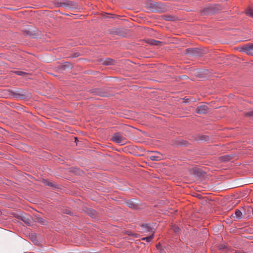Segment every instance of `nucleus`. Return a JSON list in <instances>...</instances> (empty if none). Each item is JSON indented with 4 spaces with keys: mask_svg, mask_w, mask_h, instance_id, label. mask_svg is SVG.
Returning a JSON list of instances; mask_svg holds the SVG:
<instances>
[{
    "mask_svg": "<svg viewBox=\"0 0 253 253\" xmlns=\"http://www.w3.org/2000/svg\"><path fill=\"white\" fill-rule=\"evenodd\" d=\"M146 6L153 12H164L167 9L163 3L154 2L152 0L147 1Z\"/></svg>",
    "mask_w": 253,
    "mask_h": 253,
    "instance_id": "nucleus-1",
    "label": "nucleus"
},
{
    "mask_svg": "<svg viewBox=\"0 0 253 253\" xmlns=\"http://www.w3.org/2000/svg\"><path fill=\"white\" fill-rule=\"evenodd\" d=\"M55 5L56 7H63L68 8H76L77 7V4L74 1L63 0L62 1H56Z\"/></svg>",
    "mask_w": 253,
    "mask_h": 253,
    "instance_id": "nucleus-2",
    "label": "nucleus"
},
{
    "mask_svg": "<svg viewBox=\"0 0 253 253\" xmlns=\"http://www.w3.org/2000/svg\"><path fill=\"white\" fill-rule=\"evenodd\" d=\"M89 92L95 95H99L103 97L108 96V93L106 88H96L89 90Z\"/></svg>",
    "mask_w": 253,
    "mask_h": 253,
    "instance_id": "nucleus-3",
    "label": "nucleus"
},
{
    "mask_svg": "<svg viewBox=\"0 0 253 253\" xmlns=\"http://www.w3.org/2000/svg\"><path fill=\"white\" fill-rule=\"evenodd\" d=\"M10 94L16 99H23L28 97L27 92L23 90L10 91Z\"/></svg>",
    "mask_w": 253,
    "mask_h": 253,
    "instance_id": "nucleus-4",
    "label": "nucleus"
},
{
    "mask_svg": "<svg viewBox=\"0 0 253 253\" xmlns=\"http://www.w3.org/2000/svg\"><path fill=\"white\" fill-rule=\"evenodd\" d=\"M242 49L248 55H253V43H249L242 46Z\"/></svg>",
    "mask_w": 253,
    "mask_h": 253,
    "instance_id": "nucleus-5",
    "label": "nucleus"
},
{
    "mask_svg": "<svg viewBox=\"0 0 253 253\" xmlns=\"http://www.w3.org/2000/svg\"><path fill=\"white\" fill-rule=\"evenodd\" d=\"M209 110V107L206 105H202L197 107L196 113L197 114H205L208 113Z\"/></svg>",
    "mask_w": 253,
    "mask_h": 253,
    "instance_id": "nucleus-6",
    "label": "nucleus"
},
{
    "mask_svg": "<svg viewBox=\"0 0 253 253\" xmlns=\"http://www.w3.org/2000/svg\"><path fill=\"white\" fill-rule=\"evenodd\" d=\"M124 138L119 133H115L112 137L111 140L117 143H122L123 142Z\"/></svg>",
    "mask_w": 253,
    "mask_h": 253,
    "instance_id": "nucleus-7",
    "label": "nucleus"
},
{
    "mask_svg": "<svg viewBox=\"0 0 253 253\" xmlns=\"http://www.w3.org/2000/svg\"><path fill=\"white\" fill-rule=\"evenodd\" d=\"M186 54L191 56H196L200 53V51L198 48H188L185 50Z\"/></svg>",
    "mask_w": 253,
    "mask_h": 253,
    "instance_id": "nucleus-8",
    "label": "nucleus"
},
{
    "mask_svg": "<svg viewBox=\"0 0 253 253\" xmlns=\"http://www.w3.org/2000/svg\"><path fill=\"white\" fill-rule=\"evenodd\" d=\"M128 207L133 209L138 210L139 209V205L138 203H135L132 200H128L126 202Z\"/></svg>",
    "mask_w": 253,
    "mask_h": 253,
    "instance_id": "nucleus-9",
    "label": "nucleus"
},
{
    "mask_svg": "<svg viewBox=\"0 0 253 253\" xmlns=\"http://www.w3.org/2000/svg\"><path fill=\"white\" fill-rule=\"evenodd\" d=\"M155 153V155L150 156V159L152 161H158L163 159V155L159 152H153Z\"/></svg>",
    "mask_w": 253,
    "mask_h": 253,
    "instance_id": "nucleus-10",
    "label": "nucleus"
},
{
    "mask_svg": "<svg viewBox=\"0 0 253 253\" xmlns=\"http://www.w3.org/2000/svg\"><path fill=\"white\" fill-rule=\"evenodd\" d=\"M216 12L215 7H213L212 6L206 7L204 9L202 13L203 15L209 14L211 13H213Z\"/></svg>",
    "mask_w": 253,
    "mask_h": 253,
    "instance_id": "nucleus-11",
    "label": "nucleus"
},
{
    "mask_svg": "<svg viewBox=\"0 0 253 253\" xmlns=\"http://www.w3.org/2000/svg\"><path fill=\"white\" fill-rule=\"evenodd\" d=\"M110 33L112 35L123 36V32L120 29L113 28L110 30Z\"/></svg>",
    "mask_w": 253,
    "mask_h": 253,
    "instance_id": "nucleus-12",
    "label": "nucleus"
},
{
    "mask_svg": "<svg viewBox=\"0 0 253 253\" xmlns=\"http://www.w3.org/2000/svg\"><path fill=\"white\" fill-rule=\"evenodd\" d=\"M144 232H149L153 233V232H155L153 230V228L151 227L149 224H142L141 225Z\"/></svg>",
    "mask_w": 253,
    "mask_h": 253,
    "instance_id": "nucleus-13",
    "label": "nucleus"
},
{
    "mask_svg": "<svg viewBox=\"0 0 253 253\" xmlns=\"http://www.w3.org/2000/svg\"><path fill=\"white\" fill-rule=\"evenodd\" d=\"M35 220L42 225H46L47 223V221L38 215L35 216Z\"/></svg>",
    "mask_w": 253,
    "mask_h": 253,
    "instance_id": "nucleus-14",
    "label": "nucleus"
},
{
    "mask_svg": "<svg viewBox=\"0 0 253 253\" xmlns=\"http://www.w3.org/2000/svg\"><path fill=\"white\" fill-rule=\"evenodd\" d=\"M147 42L148 44L153 45H159L162 43V42L154 39H148Z\"/></svg>",
    "mask_w": 253,
    "mask_h": 253,
    "instance_id": "nucleus-15",
    "label": "nucleus"
},
{
    "mask_svg": "<svg viewBox=\"0 0 253 253\" xmlns=\"http://www.w3.org/2000/svg\"><path fill=\"white\" fill-rule=\"evenodd\" d=\"M195 139L196 140L208 141L209 140V137L206 135H198L195 137Z\"/></svg>",
    "mask_w": 253,
    "mask_h": 253,
    "instance_id": "nucleus-16",
    "label": "nucleus"
},
{
    "mask_svg": "<svg viewBox=\"0 0 253 253\" xmlns=\"http://www.w3.org/2000/svg\"><path fill=\"white\" fill-rule=\"evenodd\" d=\"M23 34L26 36H29V37H32V38H35L36 35V34L35 33H34L31 30H26V29H25L23 31Z\"/></svg>",
    "mask_w": 253,
    "mask_h": 253,
    "instance_id": "nucleus-17",
    "label": "nucleus"
},
{
    "mask_svg": "<svg viewBox=\"0 0 253 253\" xmlns=\"http://www.w3.org/2000/svg\"><path fill=\"white\" fill-rule=\"evenodd\" d=\"M232 158V156L230 155H224L219 157V159L222 162H228L231 160Z\"/></svg>",
    "mask_w": 253,
    "mask_h": 253,
    "instance_id": "nucleus-18",
    "label": "nucleus"
},
{
    "mask_svg": "<svg viewBox=\"0 0 253 253\" xmlns=\"http://www.w3.org/2000/svg\"><path fill=\"white\" fill-rule=\"evenodd\" d=\"M154 235H155V232H153V233H152L151 235L146 237L142 238L141 240L145 241L147 242H151L152 240L154 238Z\"/></svg>",
    "mask_w": 253,
    "mask_h": 253,
    "instance_id": "nucleus-19",
    "label": "nucleus"
},
{
    "mask_svg": "<svg viewBox=\"0 0 253 253\" xmlns=\"http://www.w3.org/2000/svg\"><path fill=\"white\" fill-rule=\"evenodd\" d=\"M244 115L247 118L253 119V110L244 112Z\"/></svg>",
    "mask_w": 253,
    "mask_h": 253,
    "instance_id": "nucleus-20",
    "label": "nucleus"
},
{
    "mask_svg": "<svg viewBox=\"0 0 253 253\" xmlns=\"http://www.w3.org/2000/svg\"><path fill=\"white\" fill-rule=\"evenodd\" d=\"M72 67V65L70 62H66L63 65L61 66V69L65 70L67 68Z\"/></svg>",
    "mask_w": 253,
    "mask_h": 253,
    "instance_id": "nucleus-21",
    "label": "nucleus"
},
{
    "mask_svg": "<svg viewBox=\"0 0 253 253\" xmlns=\"http://www.w3.org/2000/svg\"><path fill=\"white\" fill-rule=\"evenodd\" d=\"M114 61L111 58H107L103 62V64L105 65H113Z\"/></svg>",
    "mask_w": 253,
    "mask_h": 253,
    "instance_id": "nucleus-22",
    "label": "nucleus"
},
{
    "mask_svg": "<svg viewBox=\"0 0 253 253\" xmlns=\"http://www.w3.org/2000/svg\"><path fill=\"white\" fill-rule=\"evenodd\" d=\"M235 214L236 217L239 219H241L242 217V213L239 210H236Z\"/></svg>",
    "mask_w": 253,
    "mask_h": 253,
    "instance_id": "nucleus-23",
    "label": "nucleus"
},
{
    "mask_svg": "<svg viewBox=\"0 0 253 253\" xmlns=\"http://www.w3.org/2000/svg\"><path fill=\"white\" fill-rule=\"evenodd\" d=\"M246 13L247 15L253 18V9H248L246 11Z\"/></svg>",
    "mask_w": 253,
    "mask_h": 253,
    "instance_id": "nucleus-24",
    "label": "nucleus"
},
{
    "mask_svg": "<svg viewBox=\"0 0 253 253\" xmlns=\"http://www.w3.org/2000/svg\"><path fill=\"white\" fill-rule=\"evenodd\" d=\"M44 184L45 185H47V186H50V187L58 188V186H56L53 183H52L51 182H50V181H49L48 180H45L44 182Z\"/></svg>",
    "mask_w": 253,
    "mask_h": 253,
    "instance_id": "nucleus-25",
    "label": "nucleus"
},
{
    "mask_svg": "<svg viewBox=\"0 0 253 253\" xmlns=\"http://www.w3.org/2000/svg\"><path fill=\"white\" fill-rule=\"evenodd\" d=\"M194 173L196 174L198 176H200L202 175V170L200 169H194Z\"/></svg>",
    "mask_w": 253,
    "mask_h": 253,
    "instance_id": "nucleus-26",
    "label": "nucleus"
},
{
    "mask_svg": "<svg viewBox=\"0 0 253 253\" xmlns=\"http://www.w3.org/2000/svg\"><path fill=\"white\" fill-rule=\"evenodd\" d=\"M95 211L93 210H91V209H89L87 211V213L88 214L92 217L95 216Z\"/></svg>",
    "mask_w": 253,
    "mask_h": 253,
    "instance_id": "nucleus-27",
    "label": "nucleus"
},
{
    "mask_svg": "<svg viewBox=\"0 0 253 253\" xmlns=\"http://www.w3.org/2000/svg\"><path fill=\"white\" fill-rule=\"evenodd\" d=\"M14 73L15 74L19 75V76H23L27 74L26 72H24L23 71H15L14 72Z\"/></svg>",
    "mask_w": 253,
    "mask_h": 253,
    "instance_id": "nucleus-28",
    "label": "nucleus"
},
{
    "mask_svg": "<svg viewBox=\"0 0 253 253\" xmlns=\"http://www.w3.org/2000/svg\"><path fill=\"white\" fill-rule=\"evenodd\" d=\"M80 55V53L79 52H75L70 55L69 57L71 58H76L78 57Z\"/></svg>",
    "mask_w": 253,
    "mask_h": 253,
    "instance_id": "nucleus-29",
    "label": "nucleus"
},
{
    "mask_svg": "<svg viewBox=\"0 0 253 253\" xmlns=\"http://www.w3.org/2000/svg\"><path fill=\"white\" fill-rule=\"evenodd\" d=\"M127 234L129 236H131L134 237H137V234L136 233H132L131 231H126Z\"/></svg>",
    "mask_w": 253,
    "mask_h": 253,
    "instance_id": "nucleus-30",
    "label": "nucleus"
},
{
    "mask_svg": "<svg viewBox=\"0 0 253 253\" xmlns=\"http://www.w3.org/2000/svg\"><path fill=\"white\" fill-rule=\"evenodd\" d=\"M20 219H21V220H22L24 222H25V223L26 224H29V221H28V219H27L25 217H20V218H19Z\"/></svg>",
    "mask_w": 253,
    "mask_h": 253,
    "instance_id": "nucleus-31",
    "label": "nucleus"
},
{
    "mask_svg": "<svg viewBox=\"0 0 253 253\" xmlns=\"http://www.w3.org/2000/svg\"><path fill=\"white\" fill-rule=\"evenodd\" d=\"M161 247H162V245L160 243H159L156 246V247L157 249H161Z\"/></svg>",
    "mask_w": 253,
    "mask_h": 253,
    "instance_id": "nucleus-32",
    "label": "nucleus"
},
{
    "mask_svg": "<svg viewBox=\"0 0 253 253\" xmlns=\"http://www.w3.org/2000/svg\"><path fill=\"white\" fill-rule=\"evenodd\" d=\"M235 253H244V252H241L239 251H236Z\"/></svg>",
    "mask_w": 253,
    "mask_h": 253,
    "instance_id": "nucleus-33",
    "label": "nucleus"
},
{
    "mask_svg": "<svg viewBox=\"0 0 253 253\" xmlns=\"http://www.w3.org/2000/svg\"><path fill=\"white\" fill-rule=\"evenodd\" d=\"M226 248V247L225 246H223V247H222V248L221 249H225Z\"/></svg>",
    "mask_w": 253,
    "mask_h": 253,
    "instance_id": "nucleus-34",
    "label": "nucleus"
}]
</instances>
